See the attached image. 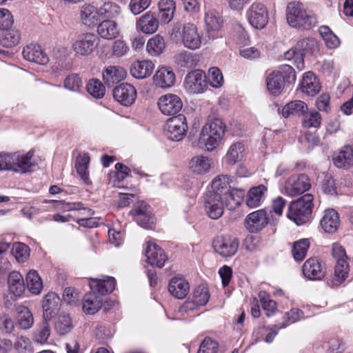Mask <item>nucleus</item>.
<instances>
[{"label": "nucleus", "instance_id": "nucleus-1", "mask_svg": "<svg viewBox=\"0 0 353 353\" xmlns=\"http://www.w3.org/2000/svg\"><path fill=\"white\" fill-rule=\"evenodd\" d=\"M296 79V72L292 66L281 65L278 70L272 71L268 75L267 89L271 94L279 96L283 92L285 83H294Z\"/></svg>", "mask_w": 353, "mask_h": 353}, {"label": "nucleus", "instance_id": "nucleus-2", "mask_svg": "<svg viewBox=\"0 0 353 353\" xmlns=\"http://www.w3.org/2000/svg\"><path fill=\"white\" fill-rule=\"evenodd\" d=\"M225 125L221 119H214L203 126L199 136V141L204 144L208 151L216 148L225 134Z\"/></svg>", "mask_w": 353, "mask_h": 353}, {"label": "nucleus", "instance_id": "nucleus-3", "mask_svg": "<svg viewBox=\"0 0 353 353\" xmlns=\"http://www.w3.org/2000/svg\"><path fill=\"white\" fill-rule=\"evenodd\" d=\"M287 21L293 28L309 30L317 23L314 15L308 14L303 4L299 2H290L286 8Z\"/></svg>", "mask_w": 353, "mask_h": 353}, {"label": "nucleus", "instance_id": "nucleus-4", "mask_svg": "<svg viewBox=\"0 0 353 353\" xmlns=\"http://www.w3.org/2000/svg\"><path fill=\"white\" fill-rule=\"evenodd\" d=\"M34 152L30 150L26 154L14 152L0 154V170H8L19 173L28 172L33 165L31 161Z\"/></svg>", "mask_w": 353, "mask_h": 353}, {"label": "nucleus", "instance_id": "nucleus-5", "mask_svg": "<svg viewBox=\"0 0 353 353\" xmlns=\"http://www.w3.org/2000/svg\"><path fill=\"white\" fill-rule=\"evenodd\" d=\"M313 199L312 194H305L292 201L288 207V217L298 225L307 223L312 212Z\"/></svg>", "mask_w": 353, "mask_h": 353}, {"label": "nucleus", "instance_id": "nucleus-6", "mask_svg": "<svg viewBox=\"0 0 353 353\" xmlns=\"http://www.w3.org/2000/svg\"><path fill=\"white\" fill-rule=\"evenodd\" d=\"M170 36L172 39L181 41L185 48L191 50L199 48L201 44L197 28L193 23H186L182 28L179 24L174 25Z\"/></svg>", "mask_w": 353, "mask_h": 353}, {"label": "nucleus", "instance_id": "nucleus-7", "mask_svg": "<svg viewBox=\"0 0 353 353\" xmlns=\"http://www.w3.org/2000/svg\"><path fill=\"white\" fill-rule=\"evenodd\" d=\"M99 39L92 33L79 35L72 44V50L74 57L81 59L89 56L97 47Z\"/></svg>", "mask_w": 353, "mask_h": 353}, {"label": "nucleus", "instance_id": "nucleus-8", "mask_svg": "<svg viewBox=\"0 0 353 353\" xmlns=\"http://www.w3.org/2000/svg\"><path fill=\"white\" fill-rule=\"evenodd\" d=\"M186 118L183 114L170 118L165 124L164 133L167 138L173 141H180L186 135L188 130Z\"/></svg>", "mask_w": 353, "mask_h": 353}, {"label": "nucleus", "instance_id": "nucleus-9", "mask_svg": "<svg viewBox=\"0 0 353 353\" xmlns=\"http://www.w3.org/2000/svg\"><path fill=\"white\" fill-rule=\"evenodd\" d=\"M183 86L189 94L203 93L208 88L205 72L201 70H194L190 72L185 77Z\"/></svg>", "mask_w": 353, "mask_h": 353}, {"label": "nucleus", "instance_id": "nucleus-10", "mask_svg": "<svg viewBox=\"0 0 353 353\" xmlns=\"http://www.w3.org/2000/svg\"><path fill=\"white\" fill-rule=\"evenodd\" d=\"M249 23L256 29L264 28L268 23L269 15L266 7L261 3H253L246 11Z\"/></svg>", "mask_w": 353, "mask_h": 353}, {"label": "nucleus", "instance_id": "nucleus-11", "mask_svg": "<svg viewBox=\"0 0 353 353\" xmlns=\"http://www.w3.org/2000/svg\"><path fill=\"white\" fill-rule=\"evenodd\" d=\"M214 250L223 257H230L234 255L239 246V239L230 235H221L213 241Z\"/></svg>", "mask_w": 353, "mask_h": 353}, {"label": "nucleus", "instance_id": "nucleus-12", "mask_svg": "<svg viewBox=\"0 0 353 353\" xmlns=\"http://www.w3.org/2000/svg\"><path fill=\"white\" fill-rule=\"evenodd\" d=\"M311 187L310 180L305 174L292 175L285 183V193L290 196H296L303 194Z\"/></svg>", "mask_w": 353, "mask_h": 353}, {"label": "nucleus", "instance_id": "nucleus-13", "mask_svg": "<svg viewBox=\"0 0 353 353\" xmlns=\"http://www.w3.org/2000/svg\"><path fill=\"white\" fill-rule=\"evenodd\" d=\"M269 215L265 210H259L250 213L245 219V227L252 233L258 232L267 226Z\"/></svg>", "mask_w": 353, "mask_h": 353}, {"label": "nucleus", "instance_id": "nucleus-14", "mask_svg": "<svg viewBox=\"0 0 353 353\" xmlns=\"http://www.w3.org/2000/svg\"><path fill=\"white\" fill-rule=\"evenodd\" d=\"M158 105L161 112L167 115L177 114L183 107L181 98L174 94H167L159 98Z\"/></svg>", "mask_w": 353, "mask_h": 353}, {"label": "nucleus", "instance_id": "nucleus-15", "mask_svg": "<svg viewBox=\"0 0 353 353\" xmlns=\"http://www.w3.org/2000/svg\"><path fill=\"white\" fill-rule=\"evenodd\" d=\"M204 203L206 212L211 219H217L222 216L225 206L222 196L206 193Z\"/></svg>", "mask_w": 353, "mask_h": 353}, {"label": "nucleus", "instance_id": "nucleus-16", "mask_svg": "<svg viewBox=\"0 0 353 353\" xmlns=\"http://www.w3.org/2000/svg\"><path fill=\"white\" fill-rule=\"evenodd\" d=\"M113 97L121 104L128 106L134 102L137 91L131 84L121 83L113 89Z\"/></svg>", "mask_w": 353, "mask_h": 353}, {"label": "nucleus", "instance_id": "nucleus-17", "mask_svg": "<svg viewBox=\"0 0 353 353\" xmlns=\"http://www.w3.org/2000/svg\"><path fill=\"white\" fill-rule=\"evenodd\" d=\"M304 276L310 280H321L325 276V269L317 258L308 259L303 264Z\"/></svg>", "mask_w": 353, "mask_h": 353}, {"label": "nucleus", "instance_id": "nucleus-18", "mask_svg": "<svg viewBox=\"0 0 353 353\" xmlns=\"http://www.w3.org/2000/svg\"><path fill=\"white\" fill-rule=\"evenodd\" d=\"M145 255L147 257V261L151 265L158 268H163L165 262L168 259L163 250L155 243L150 241L147 242V246L145 249Z\"/></svg>", "mask_w": 353, "mask_h": 353}, {"label": "nucleus", "instance_id": "nucleus-19", "mask_svg": "<svg viewBox=\"0 0 353 353\" xmlns=\"http://www.w3.org/2000/svg\"><path fill=\"white\" fill-rule=\"evenodd\" d=\"M159 22L154 13L147 12L139 18L136 23L137 31L144 34H153L159 28Z\"/></svg>", "mask_w": 353, "mask_h": 353}, {"label": "nucleus", "instance_id": "nucleus-20", "mask_svg": "<svg viewBox=\"0 0 353 353\" xmlns=\"http://www.w3.org/2000/svg\"><path fill=\"white\" fill-rule=\"evenodd\" d=\"M22 54L27 61L38 64L45 65L49 61L48 57L41 47L36 43H31L24 47Z\"/></svg>", "mask_w": 353, "mask_h": 353}, {"label": "nucleus", "instance_id": "nucleus-21", "mask_svg": "<svg viewBox=\"0 0 353 353\" xmlns=\"http://www.w3.org/2000/svg\"><path fill=\"white\" fill-rule=\"evenodd\" d=\"M90 288L92 292L101 297L110 293L114 289L116 280L114 277L104 276L103 279H92L90 281Z\"/></svg>", "mask_w": 353, "mask_h": 353}, {"label": "nucleus", "instance_id": "nucleus-22", "mask_svg": "<svg viewBox=\"0 0 353 353\" xmlns=\"http://www.w3.org/2000/svg\"><path fill=\"white\" fill-rule=\"evenodd\" d=\"M103 305V299L92 291L86 293L82 300V308L86 314H94Z\"/></svg>", "mask_w": 353, "mask_h": 353}, {"label": "nucleus", "instance_id": "nucleus-23", "mask_svg": "<svg viewBox=\"0 0 353 353\" xmlns=\"http://www.w3.org/2000/svg\"><path fill=\"white\" fill-rule=\"evenodd\" d=\"M213 165V161L207 157L197 155L189 162V168L195 174L202 175L208 172Z\"/></svg>", "mask_w": 353, "mask_h": 353}, {"label": "nucleus", "instance_id": "nucleus-24", "mask_svg": "<svg viewBox=\"0 0 353 353\" xmlns=\"http://www.w3.org/2000/svg\"><path fill=\"white\" fill-rule=\"evenodd\" d=\"M205 28L209 34V37H214L213 32L219 30L223 24V19L220 14L214 9H210L205 11Z\"/></svg>", "mask_w": 353, "mask_h": 353}, {"label": "nucleus", "instance_id": "nucleus-25", "mask_svg": "<svg viewBox=\"0 0 353 353\" xmlns=\"http://www.w3.org/2000/svg\"><path fill=\"white\" fill-rule=\"evenodd\" d=\"M153 79L157 86L161 88H168L174 85L176 77L172 70L162 67L157 71Z\"/></svg>", "mask_w": 353, "mask_h": 353}, {"label": "nucleus", "instance_id": "nucleus-26", "mask_svg": "<svg viewBox=\"0 0 353 353\" xmlns=\"http://www.w3.org/2000/svg\"><path fill=\"white\" fill-rule=\"evenodd\" d=\"M46 203H52L54 208L58 210H63L65 211L70 210H80V215L86 217H90L93 215L94 211L90 208H83V204L80 202L78 203H65L62 200H48L45 201Z\"/></svg>", "mask_w": 353, "mask_h": 353}, {"label": "nucleus", "instance_id": "nucleus-27", "mask_svg": "<svg viewBox=\"0 0 353 353\" xmlns=\"http://www.w3.org/2000/svg\"><path fill=\"white\" fill-rule=\"evenodd\" d=\"M190 285L182 277L172 278L168 285L169 292L174 297L181 299L188 294Z\"/></svg>", "mask_w": 353, "mask_h": 353}, {"label": "nucleus", "instance_id": "nucleus-28", "mask_svg": "<svg viewBox=\"0 0 353 353\" xmlns=\"http://www.w3.org/2000/svg\"><path fill=\"white\" fill-rule=\"evenodd\" d=\"M125 75L126 72L121 67L109 65L103 70V80L106 85L110 87L123 79Z\"/></svg>", "mask_w": 353, "mask_h": 353}, {"label": "nucleus", "instance_id": "nucleus-29", "mask_svg": "<svg viewBox=\"0 0 353 353\" xmlns=\"http://www.w3.org/2000/svg\"><path fill=\"white\" fill-rule=\"evenodd\" d=\"M267 190V188L263 185L252 188L246 196V205L250 208L260 206L265 199V193Z\"/></svg>", "mask_w": 353, "mask_h": 353}, {"label": "nucleus", "instance_id": "nucleus-30", "mask_svg": "<svg viewBox=\"0 0 353 353\" xmlns=\"http://www.w3.org/2000/svg\"><path fill=\"white\" fill-rule=\"evenodd\" d=\"M301 88L303 92L309 96H314L320 91L321 85L314 74L312 72H307L303 74Z\"/></svg>", "mask_w": 353, "mask_h": 353}, {"label": "nucleus", "instance_id": "nucleus-31", "mask_svg": "<svg viewBox=\"0 0 353 353\" xmlns=\"http://www.w3.org/2000/svg\"><path fill=\"white\" fill-rule=\"evenodd\" d=\"M333 161L337 168H349L353 165V148L350 145L344 146L338 153L334 154Z\"/></svg>", "mask_w": 353, "mask_h": 353}, {"label": "nucleus", "instance_id": "nucleus-32", "mask_svg": "<svg viewBox=\"0 0 353 353\" xmlns=\"http://www.w3.org/2000/svg\"><path fill=\"white\" fill-rule=\"evenodd\" d=\"M245 151V145L242 142H234L230 146L224 159L228 164L234 165L243 159Z\"/></svg>", "mask_w": 353, "mask_h": 353}, {"label": "nucleus", "instance_id": "nucleus-33", "mask_svg": "<svg viewBox=\"0 0 353 353\" xmlns=\"http://www.w3.org/2000/svg\"><path fill=\"white\" fill-rule=\"evenodd\" d=\"M308 110L307 104L300 100L292 101L283 106L282 115L285 118L290 116L303 117Z\"/></svg>", "mask_w": 353, "mask_h": 353}, {"label": "nucleus", "instance_id": "nucleus-34", "mask_svg": "<svg viewBox=\"0 0 353 353\" xmlns=\"http://www.w3.org/2000/svg\"><path fill=\"white\" fill-rule=\"evenodd\" d=\"M97 32L105 39H113L119 35V29L114 21L105 19L99 24Z\"/></svg>", "mask_w": 353, "mask_h": 353}, {"label": "nucleus", "instance_id": "nucleus-35", "mask_svg": "<svg viewBox=\"0 0 353 353\" xmlns=\"http://www.w3.org/2000/svg\"><path fill=\"white\" fill-rule=\"evenodd\" d=\"M154 64L151 61H137L130 68L132 75L137 79H144L153 72Z\"/></svg>", "mask_w": 353, "mask_h": 353}, {"label": "nucleus", "instance_id": "nucleus-36", "mask_svg": "<svg viewBox=\"0 0 353 353\" xmlns=\"http://www.w3.org/2000/svg\"><path fill=\"white\" fill-rule=\"evenodd\" d=\"M339 225V218L337 212L333 209L327 210L321 220V225L325 232H334Z\"/></svg>", "mask_w": 353, "mask_h": 353}, {"label": "nucleus", "instance_id": "nucleus-37", "mask_svg": "<svg viewBox=\"0 0 353 353\" xmlns=\"http://www.w3.org/2000/svg\"><path fill=\"white\" fill-rule=\"evenodd\" d=\"M8 284L10 293L16 296H20L25 291L23 277L19 272L13 271L10 273Z\"/></svg>", "mask_w": 353, "mask_h": 353}, {"label": "nucleus", "instance_id": "nucleus-38", "mask_svg": "<svg viewBox=\"0 0 353 353\" xmlns=\"http://www.w3.org/2000/svg\"><path fill=\"white\" fill-rule=\"evenodd\" d=\"M244 195V191L242 189L233 188L228 193L223 196L224 205L230 210H232L239 207Z\"/></svg>", "mask_w": 353, "mask_h": 353}, {"label": "nucleus", "instance_id": "nucleus-39", "mask_svg": "<svg viewBox=\"0 0 353 353\" xmlns=\"http://www.w3.org/2000/svg\"><path fill=\"white\" fill-rule=\"evenodd\" d=\"M81 19L83 24L92 26L101 19L99 11L92 5H84L81 10Z\"/></svg>", "mask_w": 353, "mask_h": 353}, {"label": "nucleus", "instance_id": "nucleus-40", "mask_svg": "<svg viewBox=\"0 0 353 353\" xmlns=\"http://www.w3.org/2000/svg\"><path fill=\"white\" fill-rule=\"evenodd\" d=\"M228 175H219L212 182V191L208 193L219 194L222 196L232 190Z\"/></svg>", "mask_w": 353, "mask_h": 353}, {"label": "nucleus", "instance_id": "nucleus-41", "mask_svg": "<svg viewBox=\"0 0 353 353\" xmlns=\"http://www.w3.org/2000/svg\"><path fill=\"white\" fill-rule=\"evenodd\" d=\"M18 325L22 330L30 328L34 323L32 314L29 309L23 305H19L17 307Z\"/></svg>", "mask_w": 353, "mask_h": 353}, {"label": "nucleus", "instance_id": "nucleus-42", "mask_svg": "<svg viewBox=\"0 0 353 353\" xmlns=\"http://www.w3.org/2000/svg\"><path fill=\"white\" fill-rule=\"evenodd\" d=\"M21 34L17 29L3 30L0 36V43L6 48H12L17 45L20 41Z\"/></svg>", "mask_w": 353, "mask_h": 353}, {"label": "nucleus", "instance_id": "nucleus-43", "mask_svg": "<svg viewBox=\"0 0 353 353\" xmlns=\"http://www.w3.org/2000/svg\"><path fill=\"white\" fill-rule=\"evenodd\" d=\"M57 333L61 336L65 335L73 329L72 319L68 314H61L57 317L54 324Z\"/></svg>", "mask_w": 353, "mask_h": 353}, {"label": "nucleus", "instance_id": "nucleus-44", "mask_svg": "<svg viewBox=\"0 0 353 353\" xmlns=\"http://www.w3.org/2000/svg\"><path fill=\"white\" fill-rule=\"evenodd\" d=\"M161 20L168 23L174 17L175 4L172 0H161L159 3Z\"/></svg>", "mask_w": 353, "mask_h": 353}, {"label": "nucleus", "instance_id": "nucleus-45", "mask_svg": "<svg viewBox=\"0 0 353 353\" xmlns=\"http://www.w3.org/2000/svg\"><path fill=\"white\" fill-rule=\"evenodd\" d=\"M165 48V41L163 37L156 34L150 38L146 46L147 52L152 56L161 54Z\"/></svg>", "mask_w": 353, "mask_h": 353}, {"label": "nucleus", "instance_id": "nucleus-46", "mask_svg": "<svg viewBox=\"0 0 353 353\" xmlns=\"http://www.w3.org/2000/svg\"><path fill=\"white\" fill-rule=\"evenodd\" d=\"M89 163V156L88 154H83L77 158L75 163L77 174L85 184H90L91 183L88 172Z\"/></svg>", "mask_w": 353, "mask_h": 353}, {"label": "nucleus", "instance_id": "nucleus-47", "mask_svg": "<svg viewBox=\"0 0 353 353\" xmlns=\"http://www.w3.org/2000/svg\"><path fill=\"white\" fill-rule=\"evenodd\" d=\"M26 285L28 290L34 294H40L43 288L41 277L35 270H30L26 275Z\"/></svg>", "mask_w": 353, "mask_h": 353}, {"label": "nucleus", "instance_id": "nucleus-48", "mask_svg": "<svg viewBox=\"0 0 353 353\" xmlns=\"http://www.w3.org/2000/svg\"><path fill=\"white\" fill-rule=\"evenodd\" d=\"M296 49L299 52L305 55L306 54H313L318 51L319 46L315 39L305 38L297 42Z\"/></svg>", "mask_w": 353, "mask_h": 353}, {"label": "nucleus", "instance_id": "nucleus-49", "mask_svg": "<svg viewBox=\"0 0 353 353\" xmlns=\"http://www.w3.org/2000/svg\"><path fill=\"white\" fill-rule=\"evenodd\" d=\"M309 247L310 242L307 239H303L294 242L292 250L294 259L298 261H303L306 256Z\"/></svg>", "mask_w": 353, "mask_h": 353}, {"label": "nucleus", "instance_id": "nucleus-50", "mask_svg": "<svg viewBox=\"0 0 353 353\" xmlns=\"http://www.w3.org/2000/svg\"><path fill=\"white\" fill-rule=\"evenodd\" d=\"M319 33L328 48L332 49L339 46V39L332 32L328 26H323L320 27Z\"/></svg>", "mask_w": 353, "mask_h": 353}, {"label": "nucleus", "instance_id": "nucleus-51", "mask_svg": "<svg viewBox=\"0 0 353 353\" xmlns=\"http://www.w3.org/2000/svg\"><path fill=\"white\" fill-rule=\"evenodd\" d=\"M131 215L133 216L134 220L141 227L144 228H152L154 219L153 217L152 211L145 212V214H137L136 210L130 211Z\"/></svg>", "mask_w": 353, "mask_h": 353}, {"label": "nucleus", "instance_id": "nucleus-52", "mask_svg": "<svg viewBox=\"0 0 353 353\" xmlns=\"http://www.w3.org/2000/svg\"><path fill=\"white\" fill-rule=\"evenodd\" d=\"M349 272V264L347 259L340 260L336 263L334 269L335 283L334 285L341 284L347 277Z\"/></svg>", "mask_w": 353, "mask_h": 353}, {"label": "nucleus", "instance_id": "nucleus-53", "mask_svg": "<svg viewBox=\"0 0 353 353\" xmlns=\"http://www.w3.org/2000/svg\"><path fill=\"white\" fill-rule=\"evenodd\" d=\"M11 253L18 262H24L29 257L30 249L26 244L17 242L12 244Z\"/></svg>", "mask_w": 353, "mask_h": 353}, {"label": "nucleus", "instance_id": "nucleus-54", "mask_svg": "<svg viewBox=\"0 0 353 353\" xmlns=\"http://www.w3.org/2000/svg\"><path fill=\"white\" fill-rule=\"evenodd\" d=\"M303 316V312L298 308H292L290 312H286L283 316L285 323L281 325H275L274 327L276 330L285 328L288 324L294 323L299 321Z\"/></svg>", "mask_w": 353, "mask_h": 353}, {"label": "nucleus", "instance_id": "nucleus-55", "mask_svg": "<svg viewBox=\"0 0 353 353\" xmlns=\"http://www.w3.org/2000/svg\"><path fill=\"white\" fill-rule=\"evenodd\" d=\"M302 124L304 128H318L321 123V114L316 111L306 112L303 116Z\"/></svg>", "mask_w": 353, "mask_h": 353}, {"label": "nucleus", "instance_id": "nucleus-56", "mask_svg": "<svg viewBox=\"0 0 353 353\" xmlns=\"http://www.w3.org/2000/svg\"><path fill=\"white\" fill-rule=\"evenodd\" d=\"M88 92L94 98H102L105 94V86L98 79H91L86 85Z\"/></svg>", "mask_w": 353, "mask_h": 353}, {"label": "nucleus", "instance_id": "nucleus-57", "mask_svg": "<svg viewBox=\"0 0 353 353\" xmlns=\"http://www.w3.org/2000/svg\"><path fill=\"white\" fill-rule=\"evenodd\" d=\"M101 19L114 18L120 13V7L117 4L107 2L99 10Z\"/></svg>", "mask_w": 353, "mask_h": 353}, {"label": "nucleus", "instance_id": "nucleus-58", "mask_svg": "<svg viewBox=\"0 0 353 353\" xmlns=\"http://www.w3.org/2000/svg\"><path fill=\"white\" fill-rule=\"evenodd\" d=\"M224 80L221 70L216 67H212L208 70V83L214 88H221Z\"/></svg>", "mask_w": 353, "mask_h": 353}, {"label": "nucleus", "instance_id": "nucleus-59", "mask_svg": "<svg viewBox=\"0 0 353 353\" xmlns=\"http://www.w3.org/2000/svg\"><path fill=\"white\" fill-rule=\"evenodd\" d=\"M14 347L18 353H32L31 341L28 337L24 336H21L16 339Z\"/></svg>", "mask_w": 353, "mask_h": 353}, {"label": "nucleus", "instance_id": "nucleus-60", "mask_svg": "<svg viewBox=\"0 0 353 353\" xmlns=\"http://www.w3.org/2000/svg\"><path fill=\"white\" fill-rule=\"evenodd\" d=\"M50 334V325L48 321H43L37 330V333L34 336V341L39 343H44L47 341Z\"/></svg>", "mask_w": 353, "mask_h": 353}, {"label": "nucleus", "instance_id": "nucleus-61", "mask_svg": "<svg viewBox=\"0 0 353 353\" xmlns=\"http://www.w3.org/2000/svg\"><path fill=\"white\" fill-rule=\"evenodd\" d=\"M210 299L208 289L204 285L196 288L194 292V300L199 305H205Z\"/></svg>", "mask_w": 353, "mask_h": 353}, {"label": "nucleus", "instance_id": "nucleus-62", "mask_svg": "<svg viewBox=\"0 0 353 353\" xmlns=\"http://www.w3.org/2000/svg\"><path fill=\"white\" fill-rule=\"evenodd\" d=\"M219 344L216 341L206 337L201 343L197 353H218Z\"/></svg>", "mask_w": 353, "mask_h": 353}, {"label": "nucleus", "instance_id": "nucleus-63", "mask_svg": "<svg viewBox=\"0 0 353 353\" xmlns=\"http://www.w3.org/2000/svg\"><path fill=\"white\" fill-rule=\"evenodd\" d=\"M81 85V79L77 74H71L64 80V87L71 91H78Z\"/></svg>", "mask_w": 353, "mask_h": 353}, {"label": "nucleus", "instance_id": "nucleus-64", "mask_svg": "<svg viewBox=\"0 0 353 353\" xmlns=\"http://www.w3.org/2000/svg\"><path fill=\"white\" fill-rule=\"evenodd\" d=\"M263 309L266 311V315L270 316L273 314L276 309V303L271 299H265V292H260L259 294Z\"/></svg>", "mask_w": 353, "mask_h": 353}]
</instances>
